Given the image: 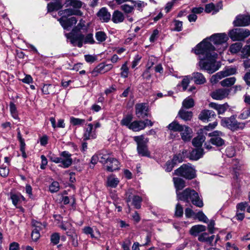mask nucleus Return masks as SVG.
Listing matches in <instances>:
<instances>
[{"label":"nucleus","mask_w":250,"mask_h":250,"mask_svg":"<svg viewBox=\"0 0 250 250\" xmlns=\"http://www.w3.org/2000/svg\"><path fill=\"white\" fill-rule=\"evenodd\" d=\"M203 40L196 45L194 53L199 55L198 65L200 68L206 70L208 73H213L220 67V63L216 61L217 54L214 52L215 48L209 43L206 44Z\"/></svg>","instance_id":"obj_1"},{"label":"nucleus","mask_w":250,"mask_h":250,"mask_svg":"<svg viewBox=\"0 0 250 250\" xmlns=\"http://www.w3.org/2000/svg\"><path fill=\"white\" fill-rule=\"evenodd\" d=\"M175 188L176 189V194L178 200L189 202L190 199L193 204L199 208L203 206V203L199 197L198 194L194 190L186 188L182 193L178 190H182L185 187V181L179 177L173 178Z\"/></svg>","instance_id":"obj_2"},{"label":"nucleus","mask_w":250,"mask_h":250,"mask_svg":"<svg viewBox=\"0 0 250 250\" xmlns=\"http://www.w3.org/2000/svg\"><path fill=\"white\" fill-rule=\"evenodd\" d=\"M206 40L207 41L205 42L206 44L209 43L213 46L210 42H212L216 46L221 45L222 47L219 49L220 50L219 52L221 53V51L224 50L227 46L226 42L228 40V37L225 33H217L212 35L209 38H207L204 40Z\"/></svg>","instance_id":"obj_3"},{"label":"nucleus","mask_w":250,"mask_h":250,"mask_svg":"<svg viewBox=\"0 0 250 250\" xmlns=\"http://www.w3.org/2000/svg\"><path fill=\"white\" fill-rule=\"evenodd\" d=\"M174 174L187 179H192L196 176V171L191 164H184L174 171Z\"/></svg>","instance_id":"obj_4"},{"label":"nucleus","mask_w":250,"mask_h":250,"mask_svg":"<svg viewBox=\"0 0 250 250\" xmlns=\"http://www.w3.org/2000/svg\"><path fill=\"white\" fill-rule=\"evenodd\" d=\"M134 140L137 143V149L139 154L142 156L149 157L150 153L148 150L147 146L148 139L145 138L143 135H141L135 136L134 137Z\"/></svg>","instance_id":"obj_5"},{"label":"nucleus","mask_w":250,"mask_h":250,"mask_svg":"<svg viewBox=\"0 0 250 250\" xmlns=\"http://www.w3.org/2000/svg\"><path fill=\"white\" fill-rule=\"evenodd\" d=\"M125 200L129 207V203L131 202V205L136 208L139 209L141 208L142 198L136 194V191L134 189L129 188L126 191Z\"/></svg>","instance_id":"obj_6"},{"label":"nucleus","mask_w":250,"mask_h":250,"mask_svg":"<svg viewBox=\"0 0 250 250\" xmlns=\"http://www.w3.org/2000/svg\"><path fill=\"white\" fill-rule=\"evenodd\" d=\"M221 124L222 126L227 127L233 131L242 129L245 127V124L237 122L234 116L222 118Z\"/></svg>","instance_id":"obj_7"},{"label":"nucleus","mask_w":250,"mask_h":250,"mask_svg":"<svg viewBox=\"0 0 250 250\" xmlns=\"http://www.w3.org/2000/svg\"><path fill=\"white\" fill-rule=\"evenodd\" d=\"M65 36L73 46L82 47L84 40L83 34L77 33L75 29H72L71 32L65 33Z\"/></svg>","instance_id":"obj_8"},{"label":"nucleus","mask_w":250,"mask_h":250,"mask_svg":"<svg viewBox=\"0 0 250 250\" xmlns=\"http://www.w3.org/2000/svg\"><path fill=\"white\" fill-rule=\"evenodd\" d=\"M229 36L233 41H243L250 35V31L243 28H235L229 32Z\"/></svg>","instance_id":"obj_9"},{"label":"nucleus","mask_w":250,"mask_h":250,"mask_svg":"<svg viewBox=\"0 0 250 250\" xmlns=\"http://www.w3.org/2000/svg\"><path fill=\"white\" fill-rule=\"evenodd\" d=\"M59 159V166L62 167L67 168L72 165L71 154L68 151H64L61 152Z\"/></svg>","instance_id":"obj_10"},{"label":"nucleus","mask_w":250,"mask_h":250,"mask_svg":"<svg viewBox=\"0 0 250 250\" xmlns=\"http://www.w3.org/2000/svg\"><path fill=\"white\" fill-rule=\"evenodd\" d=\"M208 136L211 137L210 143L216 146H222L224 144V140L222 138L223 134L221 131L216 130L208 133Z\"/></svg>","instance_id":"obj_11"},{"label":"nucleus","mask_w":250,"mask_h":250,"mask_svg":"<svg viewBox=\"0 0 250 250\" xmlns=\"http://www.w3.org/2000/svg\"><path fill=\"white\" fill-rule=\"evenodd\" d=\"M148 105L146 103H139L135 105V113L139 118H144L148 116Z\"/></svg>","instance_id":"obj_12"},{"label":"nucleus","mask_w":250,"mask_h":250,"mask_svg":"<svg viewBox=\"0 0 250 250\" xmlns=\"http://www.w3.org/2000/svg\"><path fill=\"white\" fill-rule=\"evenodd\" d=\"M32 224L34 228L32 232L31 238L33 241L36 242L41 237L40 230L45 226L41 223L37 221H33Z\"/></svg>","instance_id":"obj_13"},{"label":"nucleus","mask_w":250,"mask_h":250,"mask_svg":"<svg viewBox=\"0 0 250 250\" xmlns=\"http://www.w3.org/2000/svg\"><path fill=\"white\" fill-rule=\"evenodd\" d=\"M233 23L235 26H247L250 23V16L243 15H238L234 21Z\"/></svg>","instance_id":"obj_14"},{"label":"nucleus","mask_w":250,"mask_h":250,"mask_svg":"<svg viewBox=\"0 0 250 250\" xmlns=\"http://www.w3.org/2000/svg\"><path fill=\"white\" fill-rule=\"evenodd\" d=\"M58 21L64 29H68V28L72 27L77 22V20L74 17L68 19L61 17Z\"/></svg>","instance_id":"obj_15"},{"label":"nucleus","mask_w":250,"mask_h":250,"mask_svg":"<svg viewBox=\"0 0 250 250\" xmlns=\"http://www.w3.org/2000/svg\"><path fill=\"white\" fill-rule=\"evenodd\" d=\"M96 137V133L93 128L92 124H89L87 125V127L84 129L83 135L84 140H87L95 139Z\"/></svg>","instance_id":"obj_16"},{"label":"nucleus","mask_w":250,"mask_h":250,"mask_svg":"<svg viewBox=\"0 0 250 250\" xmlns=\"http://www.w3.org/2000/svg\"><path fill=\"white\" fill-rule=\"evenodd\" d=\"M229 90L227 89L221 88L218 89L211 94V97L216 100H221L226 97L229 94Z\"/></svg>","instance_id":"obj_17"},{"label":"nucleus","mask_w":250,"mask_h":250,"mask_svg":"<svg viewBox=\"0 0 250 250\" xmlns=\"http://www.w3.org/2000/svg\"><path fill=\"white\" fill-rule=\"evenodd\" d=\"M216 116L215 112L212 110H204L199 116V118L204 122H208Z\"/></svg>","instance_id":"obj_18"},{"label":"nucleus","mask_w":250,"mask_h":250,"mask_svg":"<svg viewBox=\"0 0 250 250\" xmlns=\"http://www.w3.org/2000/svg\"><path fill=\"white\" fill-rule=\"evenodd\" d=\"M59 14L62 16V17L67 18L68 17L72 15L82 16L83 13L79 10L73 9L71 8H67L63 10H61L59 12Z\"/></svg>","instance_id":"obj_19"},{"label":"nucleus","mask_w":250,"mask_h":250,"mask_svg":"<svg viewBox=\"0 0 250 250\" xmlns=\"http://www.w3.org/2000/svg\"><path fill=\"white\" fill-rule=\"evenodd\" d=\"M181 138L184 142L189 141L192 137V131L188 126L184 125L182 130L180 131Z\"/></svg>","instance_id":"obj_20"},{"label":"nucleus","mask_w":250,"mask_h":250,"mask_svg":"<svg viewBox=\"0 0 250 250\" xmlns=\"http://www.w3.org/2000/svg\"><path fill=\"white\" fill-rule=\"evenodd\" d=\"M97 16L103 22H107L111 19V15L105 7L102 8L98 12Z\"/></svg>","instance_id":"obj_21"},{"label":"nucleus","mask_w":250,"mask_h":250,"mask_svg":"<svg viewBox=\"0 0 250 250\" xmlns=\"http://www.w3.org/2000/svg\"><path fill=\"white\" fill-rule=\"evenodd\" d=\"M105 167L106 170L112 172L119 169L120 163L117 159L111 158L110 160H108Z\"/></svg>","instance_id":"obj_22"},{"label":"nucleus","mask_w":250,"mask_h":250,"mask_svg":"<svg viewBox=\"0 0 250 250\" xmlns=\"http://www.w3.org/2000/svg\"><path fill=\"white\" fill-rule=\"evenodd\" d=\"M146 127V123L143 121H135L131 123L129 129L133 131H139Z\"/></svg>","instance_id":"obj_23"},{"label":"nucleus","mask_w":250,"mask_h":250,"mask_svg":"<svg viewBox=\"0 0 250 250\" xmlns=\"http://www.w3.org/2000/svg\"><path fill=\"white\" fill-rule=\"evenodd\" d=\"M209 106L217 110L218 114H223L229 108V105L227 103L219 104L215 103H211L209 104Z\"/></svg>","instance_id":"obj_24"},{"label":"nucleus","mask_w":250,"mask_h":250,"mask_svg":"<svg viewBox=\"0 0 250 250\" xmlns=\"http://www.w3.org/2000/svg\"><path fill=\"white\" fill-rule=\"evenodd\" d=\"M191 79L196 84H203L207 82L206 79L203 74L200 72H194L192 74Z\"/></svg>","instance_id":"obj_25"},{"label":"nucleus","mask_w":250,"mask_h":250,"mask_svg":"<svg viewBox=\"0 0 250 250\" xmlns=\"http://www.w3.org/2000/svg\"><path fill=\"white\" fill-rule=\"evenodd\" d=\"M83 4L80 0H66L64 3L65 7H72L73 9L76 10L81 8Z\"/></svg>","instance_id":"obj_26"},{"label":"nucleus","mask_w":250,"mask_h":250,"mask_svg":"<svg viewBox=\"0 0 250 250\" xmlns=\"http://www.w3.org/2000/svg\"><path fill=\"white\" fill-rule=\"evenodd\" d=\"M125 18V16L122 12L115 10L112 14L111 20L114 23H119L123 22Z\"/></svg>","instance_id":"obj_27"},{"label":"nucleus","mask_w":250,"mask_h":250,"mask_svg":"<svg viewBox=\"0 0 250 250\" xmlns=\"http://www.w3.org/2000/svg\"><path fill=\"white\" fill-rule=\"evenodd\" d=\"M10 198L16 207L25 200L24 197L21 193H11Z\"/></svg>","instance_id":"obj_28"},{"label":"nucleus","mask_w":250,"mask_h":250,"mask_svg":"<svg viewBox=\"0 0 250 250\" xmlns=\"http://www.w3.org/2000/svg\"><path fill=\"white\" fill-rule=\"evenodd\" d=\"M206 230V226L202 225H197L192 227L189 232L191 235L196 236L200 233L204 232Z\"/></svg>","instance_id":"obj_29"},{"label":"nucleus","mask_w":250,"mask_h":250,"mask_svg":"<svg viewBox=\"0 0 250 250\" xmlns=\"http://www.w3.org/2000/svg\"><path fill=\"white\" fill-rule=\"evenodd\" d=\"M62 3L61 0H55L48 4V11L51 12L54 10H58L62 8Z\"/></svg>","instance_id":"obj_30"},{"label":"nucleus","mask_w":250,"mask_h":250,"mask_svg":"<svg viewBox=\"0 0 250 250\" xmlns=\"http://www.w3.org/2000/svg\"><path fill=\"white\" fill-rule=\"evenodd\" d=\"M119 182V179L115 175L111 174L107 178L106 185L107 187L115 188Z\"/></svg>","instance_id":"obj_31"},{"label":"nucleus","mask_w":250,"mask_h":250,"mask_svg":"<svg viewBox=\"0 0 250 250\" xmlns=\"http://www.w3.org/2000/svg\"><path fill=\"white\" fill-rule=\"evenodd\" d=\"M214 238V235H212L209 237L208 233L203 232L199 235L198 240L200 242H206L211 245Z\"/></svg>","instance_id":"obj_32"},{"label":"nucleus","mask_w":250,"mask_h":250,"mask_svg":"<svg viewBox=\"0 0 250 250\" xmlns=\"http://www.w3.org/2000/svg\"><path fill=\"white\" fill-rule=\"evenodd\" d=\"M184 125L179 124L176 121H174L167 126L168 130L174 132H179L182 130Z\"/></svg>","instance_id":"obj_33"},{"label":"nucleus","mask_w":250,"mask_h":250,"mask_svg":"<svg viewBox=\"0 0 250 250\" xmlns=\"http://www.w3.org/2000/svg\"><path fill=\"white\" fill-rule=\"evenodd\" d=\"M203 155V149L198 148L192 150L190 153V158L192 160H197Z\"/></svg>","instance_id":"obj_34"},{"label":"nucleus","mask_w":250,"mask_h":250,"mask_svg":"<svg viewBox=\"0 0 250 250\" xmlns=\"http://www.w3.org/2000/svg\"><path fill=\"white\" fill-rule=\"evenodd\" d=\"M66 234L68 236L70 237V239L72 241V245L74 247L78 246V235L75 232V230L73 229L70 231H67L66 232Z\"/></svg>","instance_id":"obj_35"},{"label":"nucleus","mask_w":250,"mask_h":250,"mask_svg":"<svg viewBox=\"0 0 250 250\" xmlns=\"http://www.w3.org/2000/svg\"><path fill=\"white\" fill-rule=\"evenodd\" d=\"M178 115L184 121H189L192 117V112L186 111L183 108L179 111Z\"/></svg>","instance_id":"obj_36"},{"label":"nucleus","mask_w":250,"mask_h":250,"mask_svg":"<svg viewBox=\"0 0 250 250\" xmlns=\"http://www.w3.org/2000/svg\"><path fill=\"white\" fill-rule=\"evenodd\" d=\"M83 232L85 234H90L92 238H97L100 236V232L98 230H96V235L94 234V231L92 228L90 227H85L83 229Z\"/></svg>","instance_id":"obj_37"},{"label":"nucleus","mask_w":250,"mask_h":250,"mask_svg":"<svg viewBox=\"0 0 250 250\" xmlns=\"http://www.w3.org/2000/svg\"><path fill=\"white\" fill-rule=\"evenodd\" d=\"M206 138L204 135H198L194 138L192 141V145L196 147H201L203 143L205 141Z\"/></svg>","instance_id":"obj_38"},{"label":"nucleus","mask_w":250,"mask_h":250,"mask_svg":"<svg viewBox=\"0 0 250 250\" xmlns=\"http://www.w3.org/2000/svg\"><path fill=\"white\" fill-rule=\"evenodd\" d=\"M105 66L104 63H100L92 71L91 74L93 76H96L99 73H104L105 72Z\"/></svg>","instance_id":"obj_39"},{"label":"nucleus","mask_w":250,"mask_h":250,"mask_svg":"<svg viewBox=\"0 0 250 250\" xmlns=\"http://www.w3.org/2000/svg\"><path fill=\"white\" fill-rule=\"evenodd\" d=\"M226 77L223 71L218 72L215 75L211 76L210 81L212 84L216 83L220 80L223 78Z\"/></svg>","instance_id":"obj_40"},{"label":"nucleus","mask_w":250,"mask_h":250,"mask_svg":"<svg viewBox=\"0 0 250 250\" xmlns=\"http://www.w3.org/2000/svg\"><path fill=\"white\" fill-rule=\"evenodd\" d=\"M242 43L241 42H236L232 44L229 47V51L232 54H235L239 51H241Z\"/></svg>","instance_id":"obj_41"},{"label":"nucleus","mask_w":250,"mask_h":250,"mask_svg":"<svg viewBox=\"0 0 250 250\" xmlns=\"http://www.w3.org/2000/svg\"><path fill=\"white\" fill-rule=\"evenodd\" d=\"M236 81V78L234 77L226 78L221 82L222 86H230L232 85Z\"/></svg>","instance_id":"obj_42"},{"label":"nucleus","mask_w":250,"mask_h":250,"mask_svg":"<svg viewBox=\"0 0 250 250\" xmlns=\"http://www.w3.org/2000/svg\"><path fill=\"white\" fill-rule=\"evenodd\" d=\"M241 58L242 59L248 58L250 56V44L245 45L241 51Z\"/></svg>","instance_id":"obj_43"},{"label":"nucleus","mask_w":250,"mask_h":250,"mask_svg":"<svg viewBox=\"0 0 250 250\" xmlns=\"http://www.w3.org/2000/svg\"><path fill=\"white\" fill-rule=\"evenodd\" d=\"M50 121L52 124V127L55 128L56 127L60 128H64L65 127V124L64 123V120L60 119L58 121V124L56 125V120L54 117H51L50 119Z\"/></svg>","instance_id":"obj_44"},{"label":"nucleus","mask_w":250,"mask_h":250,"mask_svg":"<svg viewBox=\"0 0 250 250\" xmlns=\"http://www.w3.org/2000/svg\"><path fill=\"white\" fill-rule=\"evenodd\" d=\"M132 120V116L131 115H128L125 117H124L121 120V124L122 125H125L129 128L130 125L131 124V121Z\"/></svg>","instance_id":"obj_45"},{"label":"nucleus","mask_w":250,"mask_h":250,"mask_svg":"<svg viewBox=\"0 0 250 250\" xmlns=\"http://www.w3.org/2000/svg\"><path fill=\"white\" fill-rule=\"evenodd\" d=\"M95 38L99 42H102L106 40L107 36L104 32L100 31L96 33Z\"/></svg>","instance_id":"obj_46"},{"label":"nucleus","mask_w":250,"mask_h":250,"mask_svg":"<svg viewBox=\"0 0 250 250\" xmlns=\"http://www.w3.org/2000/svg\"><path fill=\"white\" fill-rule=\"evenodd\" d=\"M194 102L192 98L188 97L183 102V107L186 108H190L194 106Z\"/></svg>","instance_id":"obj_47"},{"label":"nucleus","mask_w":250,"mask_h":250,"mask_svg":"<svg viewBox=\"0 0 250 250\" xmlns=\"http://www.w3.org/2000/svg\"><path fill=\"white\" fill-rule=\"evenodd\" d=\"M121 9L127 14L133 13L134 10V7L133 6H131L127 4L122 5L121 6Z\"/></svg>","instance_id":"obj_48"},{"label":"nucleus","mask_w":250,"mask_h":250,"mask_svg":"<svg viewBox=\"0 0 250 250\" xmlns=\"http://www.w3.org/2000/svg\"><path fill=\"white\" fill-rule=\"evenodd\" d=\"M70 122L73 125H82L85 123V120L71 117Z\"/></svg>","instance_id":"obj_49"},{"label":"nucleus","mask_w":250,"mask_h":250,"mask_svg":"<svg viewBox=\"0 0 250 250\" xmlns=\"http://www.w3.org/2000/svg\"><path fill=\"white\" fill-rule=\"evenodd\" d=\"M60 240V235L59 233L54 232L51 234L50 236V241L54 245H57Z\"/></svg>","instance_id":"obj_50"},{"label":"nucleus","mask_w":250,"mask_h":250,"mask_svg":"<svg viewBox=\"0 0 250 250\" xmlns=\"http://www.w3.org/2000/svg\"><path fill=\"white\" fill-rule=\"evenodd\" d=\"M9 106H10V113H11L12 116L14 119H18V113H17V108H16V105L13 102H11L10 103Z\"/></svg>","instance_id":"obj_51"},{"label":"nucleus","mask_w":250,"mask_h":250,"mask_svg":"<svg viewBox=\"0 0 250 250\" xmlns=\"http://www.w3.org/2000/svg\"><path fill=\"white\" fill-rule=\"evenodd\" d=\"M190 83L189 76H186L184 77L182 81L181 85L182 87L183 91H186L187 89L188 86Z\"/></svg>","instance_id":"obj_52"},{"label":"nucleus","mask_w":250,"mask_h":250,"mask_svg":"<svg viewBox=\"0 0 250 250\" xmlns=\"http://www.w3.org/2000/svg\"><path fill=\"white\" fill-rule=\"evenodd\" d=\"M131 2L134 3V5L133 6L134 7H136L138 10L141 11L143 10V9L147 5L146 3L140 0L135 1L132 0Z\"/></svg>","instance_id":"obj_53"},{"label":"nucleus","mask_w":250,"mask_h":250,"mask_svg":"<svg viewBox=\"0 0 250 250\" xmlns=\"http://www.w3.org/2000/svg\"><path fill=\"white\" fill-rule=\"evenodd\" d=\"M225 77L234 75L236 73L237 70L235 67H228L222 70Z\"/></svg>","instance_id":"obj_54"},{"label":"nucleus","mask_w":250,"mask_h":250,"mask_svg":"<svg viewBox=\"0 0 250 250\" xmlns=\"http://www.w3.org/2000/svg\"><path fill=\"white\" fill-rule=\"evenodd\" d=\"M49 191L52 192H56L59 191L60 189V185L58 182L54 181L49 186Z\"/></svg>","instance_id":"obj_55"},{"label":"nucleus","mask_w":250,"mask_h":250,"mask_svg":"<svg viewBox=\"0 0 250 250\" xmlns=\"http://www.w3.org/2000/svg\"><path fill=\"white\" fill-rule=\"evenodd\" d=\"M121 77L123 78H127L128 74V68L127 66V62L124 63L121 67Z\"/></svg>","instance_id":"obj_56"},{"label":"nucleus","mask_w":250,"mask_h":250,"mask_svg":"<svg viewBox=\"0 0 250 250\" xmlns=\"http://www.w3.org/2000/svg\"><path fill=\"white\" fill-rule=\"evenodd\" d=\"M250 116V107L244 109L241 113L239 115V118L240 119H246Z\"/></svg>","instance_id":"obj_57"},{"label":"nucleus","mask_w":250,"mask_h":250,"mask_svg":"<svg viewBox=\"0 0 250 250\" xmlns=\"http://www.w3.org/2000/svg\"><path fill=\"white\" fill-rule=\"evenodd\" d=\"M196 217L200 221L208 223V219L202 211H199L196 214Z\"/></svg>","instance_id":"obj_58"},{"label":"nucleus","mask_w":250,"mask_h":250,"mask_svg":"<svg viewBox=\"0 0 250 250\" xmlns=\"http://www.w3.org/2000/svg\"><path fill=\"white\" fill-rule=\"evenodd\" d=\"M112 157H110L108 154L100 155L99 158V161L101 163L103 164L104 166L108 163V160H110Z\"/></svg>","instance_id":"obj_59"},{"label":"nucleus","mask_w":250,"mask_h":250,"mask_svg":"<svg viewBox=\"0 0 250 250\" xmlns=\"http://www.w3.org/2000/svg\"><path fill=\"white\" fill-rule=\"evenodd\" d=\"M205 11L207 13H209L213 11V14H215V5L212 3H210L208 4H206L205 6Z\"/></svg>","instance_id":"obj_60"},{"label":"nucleus","mask_w":250,"mask_h":250,"mask_svg":"<svg viewBox=\"0 0 250 250\" xmlns=\"http://www.w3.org/2000/svg\"><path fill=\"white\" fill-rule=\"evenodd\" d=\"M95 42L93 37V35L91 33L87 34L85 37L84 36L83 43L93 44Z\"/></svg>","instance_id":"obj_61"},{"label":"nucleus","mask_w":250,"mask_h":250,"mask_svg":"<svg viewBox=\"0 0 250 250\" xmlns=\"http://www.w3.org/2000/svg\"><path fill=\"white\" fill-rule=\"evenodd\" d=\"M183 214V209L182 207L179 204H177L175 208V215L177 217H181Z\"/></svg>","instance_id":"obj_62"},{"label":"nucleus","mask_w":250,"mask_h":250,"mask_svg":"<svg viewBox=\"0 0 250 250\" xmlns=\"http://www.w3.org/2000/svg\"><path fill=\"white\" fill-rule=\"evenodd\" d=\"M60 227L61 229L65 231H66L67 230H68V231H70L73 229H71V228H72V226L71 224L68 222H62Z\"/></svg>","instance_id":"obj_63"},{"label":"nucleus","mask_w":250,"mask_h":250,"mask_svg":"<svg viewBox=\"0 0 250 250\" xmlns=\"http://www.w3.org/2000/svg\"><path fill=\"white\" fill-rule=\"evenodd\" d=\"M174 30L176 31H181L183 28V22L181 21L175 20L174 21Z\"/></svg>","instance_id":"obj_64"}]
</instances>
